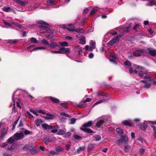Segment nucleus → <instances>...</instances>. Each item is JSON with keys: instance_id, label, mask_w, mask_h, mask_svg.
I'll return each mask as SVG.
<instances>
[{"instance_id": "1", "label": "nucleus", "mask_w": 156, "mask_h": 156, "mask_svg": "<svg viewBox=\"0 0 156 156\" xmlns=\"http://www.w3.org/2000/svg\"><path fill=\"white\" fill-rule=\"evenodd\" d=\"M129 29V27H126L124 29L120 27H118L115 29L114 30V32L111 33L112 35H114L117 34V33L116 31V30H119L121 34L117 37H115L109 41L108 44L110 45H112L118 42L121 37L126 32H127Z\"/></svg>"}, {"instance_id": "2", "label": "nucleus", "mask_w": 156, "mask_h": 156, "mask_svg": "<svg viewBox=\"0 0 156 156\" xmlns=\"http://www.w3.org/2000/svg\"><path fill=\"white\" fill-rule=\"evenodd\" d=\"M134 67L136 69H138L139 70H135L134 71V72L135 73H138V74L139 76L142 77H143L144 74H146L147 73V72L146 70H144L143 69L142 67L137 66L136 65H134Z\"/></svg>"}, {"instance_id": "3", "label": "nucleus", "mask_w": 156, "mask_h": 156, "mask_svg": "<svg viewBox=\"0 0 156 156\" xmlns=\"http://www.w3.org/2000/svg\"><path fill=\"white\" fill-rule=\"evenodd\" d=\"M144 79H148L147 80H142L141 81V82H142L144 83V87L145 88L147 89L149 88L151 86V83H150L152 81H153V79H151V77L148 75L146 74V75L144 77Z\"/></svg>"}, {"instance_id": "4", "label": "nucleus", "mask_w": 156, "mask_h": 156, "mask_svg": "<svg viewBox=\"0 0 156 156\" xmlns=\"http://www.w3.org/2000/svg\"><path fill=\"white\" fill-rule=\"evenodd\" d=\"M74 24H69L68 26L69 27V28H67V30L69 31H75L78 33H83V30L82 29H78L76 30L75 29V27H70V26H74Z\"/></svg>"}, {"instance_id": "5", "label": "nucleus", "mask_w": 156, "mask_h": 156, "mask_svg": "<svg viewBox=\"0 0 156 156\" xmlns=\"http://www.w3.org/2000/svg\"><path fill=\"white\" fill-rule=\"evenodd\" d=\"M13 136L16 140H18L23 138L24 137V132L21 131L19 133L15 134Z\"/></svg>"}, {"instance_id": "6", "label": "nucleus", "mask_w": 156, "mask_h": 156, "mask_svg": "<svg viewBox=\"0 0 156 156\" xmlns=\"http://www.w3.org/2000/svg\"><path fill=\"white\" fill-rule=\"evenodd\" d=\"M146 51L145 50L143 49H139L136 51L133 52V54L135 56H139L141 55L143 53H145Z\"/></svg>"}, {"instance_id": "7", "label": "nucleus", "mask_w": 156, "mask_h": 156, "mask_svg": "<svg viewBox=\"0 0 156 156\" xmlns=\"http://www.w3.org/2000/svg\"><path fill=\"white\" fill-rule=\"evenodd\" d=\"M96 121L97 122L96 123V126L98 127H100L104 122V120L102 117L98 118L96 120Z\"/></svg>"}, {"instance_id": "8", "label": "nucleus", "mask_w": 156, "mask_h": 156, "mask_svg": "<svg viewBox=\"0 0 156 156\" xmlns=\"http://www.w3.org/2000/svg\"><path fill=\"white\" fill-rule=\"evenodd\" d=\"M60 54H63L65 52L69 53L70 52V50L69 48H65L64 47L61 48L59 49Z\"/></svg>"}, {"instance_id": "9", "label": "nucleus", "mask_w": 156, "mask_h": 156, "mask_svg": "<svg viewBox=\"0 0 156 156\" xmlns=\"http://www.w3.org/2000/svg\"><path fill=\"white\" fill-rule=\"evenodd\" d=\"M128 140V138L127 136H122L121 137V139L119 140V141L121 143H126Z\"/></svg>"}, {"instance_id": "10", "label": "nucleus", "mask_w": 156, "mask_h": 156, "mask_svg": "<svg viewBox=\"0 0 156 156\" xmlns=\"http://www.w3.org/2000/svg\"><path fill=\"white\" fill-rule=\"evenodd\" d=\"M122 124L125 126H132V123L130 120H126L122 122Z\"/></svg>"}, {"instance_id": "11", "label": "nucleus", "mask_w": 156, "mask_h": 156, "mask_svg": "<svg viewBox=\"0 0 156 156\" xmlns=\"http://www.w3.org/2000/svg\"><path fill=\"white\" fill-rule=\"evenodd\" d=\"M43 117L46 119H52L54 118V115L50 114L47 113L46 115L43 116Z\"/></svg>"}, {"instance_id": "12", "label": "nucleus", "mask_w": 156, "mask_h": 156, "mask_svg": "<svg viewBox=\"0 0 156 156\" xmlns=\"http://www.w3.org/2000/svg\"><path fill=\"white\" fill-rule=\"evenodd\" d=\"M52 130L51 132L52 133H54L57 132L59 129V127L58 125H56L53 127L52 126Z\"/></svg>"}, {"instance_id": "13", "label": "nucleus", "mask_w": 156, "mask_h": 156, "mask_svg": "<svg viewBox=\"0 0 156 156\" xmlns=\"http://www.w3.org/2000/svg\"><path fill=\"white\" fill-rule=\"evenodd\" d=\"M93 124V122L92 121H90L87 123L84 124L82 125V126L84 127H90Z\"/></svg>"}, {"instance_id": "14", "label": "nucleus", "mask_w": 156, "mask_h": 156, "mask_svg": "<svg viewBox=\"0 0 156 156\" xmlns=\"http://www.w3.org/2000/svg\"><path fill=\"white\" fill-rule=\"evenodd\" d=\"M48 98L53 102L56 103H58L60 102L59 100L58 99L52 97H49Z\"/></svg>"}, {"instance_id": "15", "label": "nucleus", "mask_w": 156, "mask_h": 156, "mask_svg": "<svg viewBox=\"0 0 156 156\" xmlns=\"http://www.w3.org/2000/svg\"><path fill=\"white\" fill-rule=\"evenodd\" d=\"M42 126L43 128L45 129H51L52 128V126L48 125L47 124H42L41 125Z\"/></svg>"}, {"instance_id": "16", "label": "nucleus", "mask_w": 156, "mask_h": 156, "mask_svg": "<svg viewBox=\"0 0 156 156\" xmlns=\"http://www.w3.org/2000/svg\"><path fill=\"white\" fill-rule=\"evenodd\" d=\"M79 41L80 43L83 44H85L86 43L85 37L83 36L80 37Z\"/></svg>"}, {"instance_id": "17", "label": "nucleus", "mask_w": 156, "mask_h": 156, "mask_svg": "<svg viewBox=\"0 0 156 156\" xmlns=\"http://www.w3.org/2000/svg\"><path fill=\"white\" fill-rule=\"evenodd\" d=\"M148 50L149 51V53L152 56H155L156 55V50H151V49L149 48Z\"/></svg>"}, {"instance_id": "18", "label": "nucleus", "mask_w": 156, "mask_h": 156, "mask_svg": "<svg viewBox=\"0 0 156 156\" xmlns=\"http://www.w3.org/2000/svg\"><path fill=\"white\" fill-rule=\"evenodd\" d=\"M80 129L83 131L86 132L88 133H91L93 132V131L90 129L81 128Z\"/></svg>"}, {"instance_id": "19", "label": "nucleus", "mask_w": 156, "mask_h": 156, "mask_svg": "<svg viewBox=\"0 0 156 156\" xmlns=\"http://www.w3.org/2000/svg\"><path fill=\"white\" fill-rule=\"evenodd\" d=\"M116 131L120 135H122L123 134V130L120 128H116Z\"/></svg>"}, {"instance_id": "20", "label": "nucleus", "mask_w": 156, "mask_h": 156, "mask_svg": "<svg viewBox=\"0 0 156 156\" xmlns=\"http://www.w3.org/2000/svg\"><path fill=\"white\" fill-rule=\"evenodd\" d=\"M15 140H16L14 136H13L12 137H11L9 139H8L7 141L9 143H12Z\"/></svg>"}, {"instance_id": "21", "label": "nucleus", "mask_w": 156, "mask_h": 156, "mask_svg": "<svg viewBox=\"0 0 156 156\" xmlns=\"http://www.w3.org/2000/svg\"><path fill=\"white\" fill-rule=\"evenodd\" d=\"M46 48L45 47H37L36 48H34L31 51H37L39 50L43 49L45 50L46 49Z\"/></svg>"}, {"instance_id": "22", "label": "nucleus", "mask_w": 156, "mask_h": 156, "mask_svg": "<svg viewBox=\"0 0 156 156\" xmlns=\"http://www.w3.org/2000/svg\"><path fill=\"white\" fill-rule=\"evenodd\" d=\"M90 44L91 45L90 50H93L95 48V42L91 41L90 42Z\"/></svg>"}, {"instance_id": "23", "label": "nucleus", "mask_w": 156, "mask_h": 156, "mask_svg": "<svg viewBox=\"0 0 156 156\" xmlns=\"http://www.w3.org/2000/svg\"><path fill=\"white\" fill-rule=\"evenodd\" d=\"M59 44L61 46L66 47L68 46V43L66 41L59 42Z\"/></svg>"}, {"instance_id": "24", "label": "nucleus", "mask_w": 156, "mask_h": 156, "mask_svg": "<svg viewBox=\"0 0 156 156\" xmlns=\"http://www.w3.org/2000/svg\"><path fill=\"white\" fill-rule=\"evenodd\" d=\"M98 8L97 7H95L90 12V15H92L95 13L98 10Z\"/></svg>"}, {"instance_id": "25", "label": "nucleus", "mask_w": 156, "mask_h": 156, "mask_svg": "<svg viewBox=\"0 0 156 156\" xmlns=\"http://www.w3.org/2000/svg\"><path fill=\"white\" fill-rule=\"evenodd\" d=\"M73 137L75 139L77 140H81L83 139V137H81L76 134H74L73 135Z\"/></svg>"}, {"instance_id": "26", "label": "nucleus", "mask_w": 156, "mask_h": 156, "mask_svg": "<svg viewBox=\"0 0 156 156\" xmlns=\"http://www.w3.org/2000/svg\"><path fill=\"white\" fill-rule=\"evenodd\" d=\"M41 43L44 45H49V43L45 39H42L41 41Z\"/></svg>"}, {"instance_id": "27", "label": "nucleus", "mask_w": 156, "mask_h": 156, "mask_svg": "<svg viewBox=\"0 0 156 156\" xmlns=\"http://www.w3.org/2000/svg\"><path fill=\"white\" fill-rule=\"evenodd\" d=\"M28 41H30L32 43H37V39L34 37H31L28 39Z\"/></svg>"}, {"instance_id": "28", "label": "nucleus", "mask_w": 156, "mask_h": 156, "mask_svg": "<svg viewBox=\"0 0 156 156\" xmlns=\"http://www.w3.org/2000/svg\"><path fill=\"white\" fill-rule=\"evenodd\" d=\"M42 122V121L41 119H38L35 121L36 124L37 126H39Z\"/></svg>"}, {"instance_id": "29", "label": "nucleus", "mask_w": 156, "mask_h": 156, "mask_svg": "<svg viewBox=\"0 0 156 156\" xmlns=\"http://www.w3.org/2000/svg\"><path fill=\"white\" fill-rule=\"evenodd\" d=\"M66 130L65 129H60L58 131V134L60 135H63L65 133V132H66Z\"/></svg>"}, {"instance_id": "30", "label": "nucleus", "mask_w": 156, "mask_h": 156, "mask_svg": "<svg viewBox=\"0 0 156 156\" xmlns=\"http://www.w3.org/2000/svg\"><path fill=\"white\" fill-rule=\"evenodd\" d=\"M124 151L126 152H128L130 150V147L128 145H126L124 147Z\"/></svg>"}, {"instance_id": "31", "label": "nucleus", "mask_w": 156, "mask_h": 156, "mask_svg": "<svg viewBox=\"0 0 156 156\" xmlns=\"http://www.w3.org/2000/svg\"><path fill=\"white\" fill-rule=\"evenodd\" d=\"M2 10L5 12H9L11 10V8L9 7H4L2 8Z\"/></svg>"}, {"instance_id": "32", "label": "nucleus", "mask_w": 156, "mask_h": 156, "mask_svg": "<svg viewBox=\"0 0 156 156\" xmlns=\"http://www.w3.org/2000/svg\"><path fill=\"white\" fill-rule=\"evenodd\" d=\"M84 149L85 147H80L79 148L77 149L76 151L78 153H79L82 151L84 150Z\"/></svg>"}, {"instance_id": "33", "label": "nucleus", "mask_w": 156, "mask_h": 156, "mask_svg": "<svg viewBox=\"0 0 156 156\" xmlns=\"http://www.w3.org/2000/svg\"><path fill=\"white\" fill-rule=\"evenodd\" d=\"M71 135V133L70 132H67L66 133L64 137L66 138H69Z\"/></svg>"}, {"instance_id": "34", "label": "nucleus", "mask_w": 156, "mask_h": 156, "mask_svg": "<svg viewBox=\"0 0 156 156\" xmlns=\"http://www.w3.org/2000/svg\"><path fill=\"white\" fill-rule=\"evenodd\" d=\"M58 45L54 43H52L50 45V47L52 48H55L58 47Z\"/></svg>"}, {"instance_id": "35", "label": "nucleus", "mask_w": 156, "mask_h": 156, "mask_svg": "<svg viewBox=\"0 0 156 156\" xmlns=\"http://www.w3.org/2000/svg\"><path fill=\"white\" fill-rule=\"evenodd\" d=\"M55 150L57 152L62 151H63V149L61 147H58L55 149Z\"/></svg>"}, {"instance_id": "36", "label": "nucleus", "mask_w": 156, "mask_h": 156, "mask_svg": "<svg viewBox=\"0 0 156 156\" xmlns=\"http://www.w3.org/2000/svg\"><path fill=\"white\" fill-rule=\"evenodd\" d=\"M97 96L98 97L100 96H105L106 97H107V95H106L102 91H100L99 92H98L97 93Z\"/></svg>"}, {"instance_id": "37", "label": "nucleus", "mask_w": 156, "mask_h": 156, "mask_svg": "<svg viewBox=\"0 0 156 156\" xmlns=\"http://www.w3.org/2000/svg\"><path fill=\"white\" fill-rule=\"evenodd\" d=\"M94 147V145L92 144H90L89 145L88 147V151H91Z\"/></svg>"}, {"instance_id": "38", "label": "nucleus", "mask_w": 156, "mask_h": 156, "mask_svg": "<svg viewBox=\"0 0 156 156\" xmlns=\"http://www.w3.org/2000/svg\"><path fill=\"white\" fill-rule=\"evenodd\" d=\"M16 92H14L13 94V95L12 97V100L14 102V104H15V100H16V99L17 98V96H16L15 95V93Z\"/></svg>"}, {"instance_id": "39", "label": "nucleus", "mask_w": 156, "mask_h": 156, "mask_svg": "<svg viewBox=\"0 0 156 156\" xmlns=\"http://www.w3.org/2000/svg\"><path fill=\"white\" fill-rule=\"evenodd\" d=\"M155 2L154 1H149L148 3V5L150 6H152L154 5H155Z\"/></svg>"}, {"instance_id": "40", "label": "nucleus", "mask_w": 156, "mask_h": 156, "mask_svg": "<svg viewBox=\"0 0 156 156\" xmlns=\"http://www.w3.org/2000/svg\"><path fill=\"white\" fill-rule=\"evenodd\" d=\"M7 133V131L5 128H3L2 130V135L4 136Z\"/></svg>"}, {"instance_id": "41", "label": "nucleus", "mask_w": 156, "mask_h": 156, "mask_svg": "<svg viewBox=\"0 0 156 156\" xmlns=\"http://www.w3.org/2000/svg\"><path fill=\"white\" fill-rule=\"evenodd\" d=\"M151 127L153 128L154 132V136L155 138H156V127L154 126H151Z\"/></svg>"}, {"instance_id": "42", "label": "nucleus", "mask_w": 156, "mask_h": 156, "mask_svg": "<svg viewBox=\"0 0 156 156\" xmlns=\"http://www.w3.org/2000/svg\"><path fill=\"white\" fill-rule=\"evenodd\" d=\"M47 2L49 5H51L55 3V1L53 0H48Z\"/></svg>"}, {"instance_id": "43", "label": "nucleus", "mask_w": 156, "mask_h": 156, "mask_svg": "<svg viewBox=\"0 0 156 156\" xmlns=\"http://www.w3.org/2000/svg\"><path fill=\"white\" fill-rule=\"evenodd\" d=\"M37 23L39 24H44L47 25L46 22L42 20H39L37 21Z\"/></svg>"}, {"instance_id": "44", "label": "nucleus", "mask_w": 156, "mask_h": 156, "mask_svg": "<svg viewBox=\"0 0 156 156\" xmlns=\"http://www.w3.org/2000/svg\"><path fill=\"white\" fill-rule=\"evenodd\" d=\"M147 127V125H142L140 126V128L142 130H145Z\"/></svg>"}, {"instance_id": "45", "label": "nucleus", "mask_w": 156, "mask_h": 156, "mask_svg": "<svg viewBox=\"0 0 156 156\" xmlns=\"http://www.w3.org/2000/svg\"><path fill=\"white\" fill-rule=\"evenodd\" d=\"M61 107L66 109H67V105L64 103L61 104Z\"/></svg>"}, {"instance_id": "46", "label": "nucleus", "mask_w": 156, "mask_h": 156, "mask_svg": "<svg viewBox=\"0 0 156 156\" xmlns=\"http://www.w3.org/2000/svg\"><path fill=\"white\" fill-rule=\"evenodd\" d=\"M60 114L61 115L64 116L66 117H69L70 116V115H69L67 114L64 112H61L60 113Z\"/></svg>"}, {"instance_id": "47", "label": "nucleus", "mask_w": 156, "mask_h": 156, "mask_svg": "<svg viewBox=\"0 0 156 156\" xmlns=\"http://www.w3.org/2000/svg\"><path fill=\"white\" fill-rule=\"evenodd\" d=\"M19 118H20V117H19V118H18V119L16 120L15 121V122H14L13 124V128H14V127H15V126L16 125V124L18 123V121L19 119Z\"/></svg>"}, {"instance_id": "48", "label": "nucleus", "mask_w": 156, "mask_h": 156, "mask_svg": "<svg viewBox=\"0 0 156 156\" xmlns=\"http://www.w3.org/2000/svg\"><path fill=\"white\" fill-rule=\"evenodd\" d=\"M76 120V119H74V118H72L71 119V122H70V123L72 124H74Z\"/></svg>"}, {"instance_id": "49", "label": "nucleus", "mask_w": 156, "mask_h": 156, "mask_svg": "<svg viewBox=\"0 0 156 156\" xmlns=\"http://www.w3.org/2000/svg\"><path fill=\"white\" fill-rule=\"evenodd\" d=\"M27 3V2L26 1H20V2H19V4L22 5H25Z\"/></svg>"}, {"instance_id": "50", "label": "nucleus", "mask_w": 156, "mask_h": 156, "mask_svg": "<svg viewBox=\"0 0 156 156\" xmlns=\"http://www.w3.org/2000/svg\"><path fill=\"white\" fill-rule=\"evenodd\" d=\"M18 41V40H10L9 41V42L11 43L12 44H15Z\"/></svg>"}, {"instance_id": "51", "label": "nucleus", "mask_w": 156, "mask_h": 156, "mask_svg": "<svg viewBox=\"0 0 156 156\" xmlns=\"http://www.w3.org/2000/svg\"><path fill=\"white\" fill-rule=\"evenodd\" d=\"M7 145V142H5L2 143V145H0V147L3 148Z\"/></svg>"}, {"instance_id": "52", "label": "nucleus", "mask_w": 156, "mask_h": 156, "mask_svg": "<svg viewBox=\"0 0 156 156\" xmlns=\"http://www.w3.org/2000/svg\"><path fill=\"white\" fill-rule=\"evenodd\" d=\"M95 139L97 141L101 139V137L99 135L96 136L94 137Z\"/></svg>"}, {"instance_id": "53", "label": "nucleus", "mask_w": 156, "mask_h": 156, "mask_svg": "<svg viewBox=\"0 0 156 156\" xmlns=\"http://www.w3.org/2000/svg\"><path fill=\"white\" fill-rule=\"evenodd\" d=\"M85 49L86 51H91L92 50H90L91 47H89V46L87 45L85 46Z\"/></svg>"}, {"instance_id": "54", "label": "nucleus", "mask_w": 156, "mask_h": 156, "mask_svg": "<svg viewBox=\"0 0 156 156\" xmlns=\"http://www.w3.org/2000/svg\"><path fill=\"white\" fill-rule=\"evenodd\" d=\"M124 64L126 66H129L131 65V63L129 61H127L125 62Z\"/></svg>"}, {"instance_id": "55", "label": "nucleus", "mask_w": 156, "mask_h": 156, "mask_svg": "<svg viewBox=\"0 0 156 156\" xmlns=\"http://www.w3.org/2000/svg\"><path fill=\"white\" fill-rule=\"evenodd\" d=\"M91 99L90 98H87L86 100H84L83 101V102L84 103H86L87 102H88L91 101Z\"/></svg>"}, {"instance_id": "56", "label": "nucleus", "mask_w": 156, "mask_h": 156, "mask_svg": "<svg viewBox=\"0 0 156 156\" xmlns=\"http://www.w3.org/2000/svg\"><path fill=\"white\" fill-rule=\"evenodd\" d=\"M27 114L29 117L30 119H32L33 118V116L29 112H27Z\"/></svg>"}, {"instance_id": "57", "label": "nucleus", "mask_w": 156, "mask_h": 156, "mask_svg": "<svg viewBox=\"0 0 156 156\" xmlns=\"http://www.w3.org/2000/svg\"><path fill=\"white\" fill-rule=\"evenodd\" d=\"M103 100H101L96 102L94 104V106H95L98 104H100L102 103V102H103Z\"/></svg>"}, {"instance_id": "58", "label": "nucleus", "mask_w": 156, "mask_h": 156, "mask_svg": "<svg viewBox=\"0 0 156 156\" xmlns=\"http://www.w3.org/2000/svg\"><path fill=\"white\" fill-rule=\"evenodd\" d=\"M40 28L42 29L45 30H47V27L45 26H39Z\"/></svg>"}, {"instance_id": "59", "label": "nucleus", "mask_w": 156, "mask_h": 156, "mask_svg": "<svg viewBox=\"0 0 156 156\" xmlns=\"http://www.w3.org/2000/svg\"><path fill=\"white\" fill-rule=\"evenodd\" d=\"M110 55L114 58H116V56L115 53H111L110 54Z\"/></svg>"}, {"instance_id": "60", "label": "nucleus", "mask_w": 156, "mask_h": 156, "mask_svg": "<svg viewBox=\"0 0 156 156\" xmlns=\"http://www.w3.org/2000/svg\"><path fill=\"white\" fill-rule=\"evenodd\" d=\"M110 62H112L113 63L116 64L117 63V62L116 60L114 59H109Z\"/></svg>"}, {"instance_id": "61", "label": "nucleus", "mask_w": 156, "mask_h": 156, "mask_svg": "<svg viewBox=\"0 0 156 156\" xmlns=\"http://www.w3.org/2000/svg\"><path fill=\"white\" fill-rule=\"evenodd\" d=\"M30 152L31 154H34L36 153V151L35 150L32 149L30 150Z\"/></svg>"}, {"instance_id": "62", "label": "nucleus", "mask_w": 156, "mask_h": 156, "mask_svg": "<svg viewBox=\"0 0 156 156\" xmlns=\"http://www.w3.org/2000/svg\"><path fill=\"white\" fill-rule=\"evenodd\" d=\"M78 54L80 56L81 55V53H82V50L81 48H79V50L78 51Z\"/></svg>"}, {"instance_id": "63", "label": "nucleus", "mask_w": 156, "mask_h": 156, "mask_svg": "<svg viewBox=\"0 0 156 156\" xmlns=\"http://www.w3.org/2000/svg\"><path fill=\"white\" fill-rule=\"evenodd\" d=\"M30 112H31L33 113V114H34L35 115H36V116L38 115V114H37V113L35 111H34V110H33L32 109H30Z\"/></svg>"}, {"instance_id": "64", "label": "nucleus", "mask_w": 156, "mask_h": 156, "mask_svg": "<svg viewBox=\"0 0 156 156\" xmlns=\"http://www.w3.org/2000/svg\"><path fill=\"white\" fill-rule=\"evenodd\" d=\"M44 141L45 143L47 144L49 142V140L48 139L45 138L44 139Z\"/></svg>"}]
</instances>
